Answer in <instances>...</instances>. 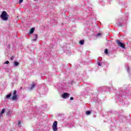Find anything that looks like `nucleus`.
I'll use <instances>...</instances> for the list:
<instances>
[{"mask_svg": "<svg viewBox=\"0 0 131 131\" xmlns=\"http://www.w3.org/2000/svg\"><path fill=\"white\" fill-rule=\"evenodd\" d=\"M1 18L3 21H8V19H9V15H8V13H7V12L5 11H3Z\"/></svg>", "mask_w": 131, "mask_h": 131, "instance_id": "obj_1", "label": "nucleus"}, {"mask_svg": "<svg viewBox=\"0 0 131 131\" xmlns=\"http://www.w3.org/2000/svg\"><path fill=\"white\" fill-rule=\"evenodd\" d=\"M13 96L11 97V100H12V101H15V100H17V99H18V96L17 95V91L14 90L13 91Z\"/></svg>", "mask_w": 131, "mask_h": 131, "instance_id": "obj_2", "label": "nucleus"}, {"mask_svg": "<svg viewBox=\"0 0 131 131\" xmlns=\"http://www.w3.org/2000/svg\"><path fill=\"white\" fill-rule=\"evenodd\" d=\"M57 125H58V122L56 121H54L52 125V128L53 131H58Z\"/></svg>", "mask_w": 131, "mask_h": 131, "instance_id": "obj_3", "label": "nucleus"}, {"mask_svg": "<svg viewBox=\"0 0 131 131\" xmlns=\"http://www.w3.org/2000/svg\"><path fill=\"white\" fill-rule=\"evenodd\" d=\"M117 43L119 46V47H121L122 49H125V46H124V44L123 43L120 42L119 40H117L116 41Z\"/></svg>", "mask_w": 131, "mask_h": 131, "instance_id": "obj_4", "label": "nucleus"}, {"mask_svg": "<svg viewBox=\"0 0 131 131\" xmlns=\"http://www.w3.org/2000/svg\"><path fill=\"white\" fill-rule=\"evenodd\" d=\"M70 96V94L69 93H64L62 95V98L63 99H67V98H69V96Z\"/></svg>", "mask_w": 131, "mask_h": 131, "instance_id": "obj_5", "label": "nucleus"}, {"mask_svg": "<svg viewBox=\"0 0 131 131\" xmlns=\"http://www.w3.org/2000/svg\"><path fill=\"white\" fill-rule=\"evenodd\" d=\"M34 38L32 40V41H36V39H37V35L36 34H35L34 35Z\"/></svg>", "mask_w": 131, "mask_h": 131, "instance_id": "obj_6", "label": "nucleus"}, {"mask_svg": "<svg viewBox=\"0 0 131 131\" xmlns=\"http://www.w3.org/2000/svg\"><path fill=\"white\" fill-rule=\"evenodd\" d=\"M5 112H6V108H3L2 110V111H1V112L0 113V117H1V116H2V115H3V114L5 113Z\"/></svg>", "mask_w": 131, "mask_h": 131, "instance_id": "obj_7", "label": "nucleus"}, {"mask_svg": "<svg viewBox=\"0 0 131 131\" xmlns=\"http://www.w3.org/2000/svg\"><path fill=\"white\" fill-rule=\"evenodd\" d=\"M7 116H11L12 115V111L8 110V112L7 113Z\"/></svg>", "mask_w": 131, "mask_h": 131, "instance_id": "obj_8", "label": "nucleus"}, {"mask_svg": "<svg viewBox=\"0 0 131 131\" xmlns=\"http://www.w3.org/2000/svg\"><path fill=\"white\" fill-rule=\"evenodd\" d=\"M34 30H35V28H32L30 31V33L31 34L32 33H33V32H34Z\"/></svg>", "mask_w": 131, "mask_h": 131, "instance_id": "obj_9", "label": "nucleus"}, {"mask_svg": "<svg viewBox=\"0 0 131 131\" xmlns=\"http://www.w3.org/2000/svg\"><path fill=\"white\" fill-rule=\"evenodd\" d=\"M13 65L15 67H17V66H18V65H19V62H18L17 61H14Z\"/></svg>", "mask_w": 131, "mask_h": 131, "instance_id": "obj_10", "label": "nucleus"}, {"mask_svg": "<svg viewBox=\"0 0 131 131\" xmlns=\"http://www.w3.org/2000/svg\"><path fill=\"white\" fill-rule=\"evenodd\" d=\"M79 43L80 45H83L84 43V40H80Z\"/></svg>", "mask_w": 131, "mask_h": 131, "instance_id": "obj_11", "label": "nucleus"}, {"mask_svg": "<svg viewBox=\"0 0 131 131\" xmlns=\"http://www.w3.org/2000/svg\"><path fill=\"white\" fill-rule=\"evenodd\" d=\"M35 84L34 83L32 84L31 87L30 88V90H33L35 88Z\"/></svg>", "mask_w": 131, "mask_h": 131, "instance_id": "obj_12", "label": "nucleus"}, {"mask_svg": "<svg viewBox=\"0 0 131 131\" xmlns=\"http://www.w3.org/2000/svg\"><path fill=\"white\" fill-rule=\"evenodd\" d=\"M85 113L86 115H90L91 114V111H86Z\"/></svg>", "mask_w": 131, "mask_h": 131, "instance_id": "obj_13", "label": "nucleus"}, {"mask_svg": "<svg viewBox=\"0 0 131 131\" xmlns=\"http://www.w3.org/2000/svg\"><path fill=\"white\" fill-rule=\"evenodd\" d=\"M18 125L19 126V127H21V121H18Z\"/></svg>", "mask_w": 131, "mask_h": 131, "instance_id": "obj_14", "label": "nucleus"}, {"mask_svg": "<svg viewBox=\"0 0 131 131\" xmlns=\"http://www.w3.org/2000/svg\"><path fill=\"white\" fill-rule=\"evenodd\" d=\"M102 35V34L101 33H98L97 35H95V36H96V37H98V36H101Z\"/></svg>", "mask_w": 131, "mask_h": 131, "instance_id": "obj_15", "label": "nucleus"}, {"mask_svg": "<svg viewBox=\"0 0 131 131\" xmlns=\"http://www.w3.org/2000/svg\"><path fill=\"white\" fill-rule=\"evenodd\" d=\"M104 53L106 55H108V50L105 49V51H104Z\"/></svg>", "mask_w": 131, "mask_h": 131, "instance_id": "obj_16", "label": "nucleus"}, {"mask_svg": "<svg viewBox=\"0 0 131 131\" xmlns=\"http://www.w3.org/2000/svg\"><path fill=\"white\" fill-rule=\"evenodd\" d=\"M7 99H9V98H11V94L7 95L6 96Z\"/></svg>", "mask_w": 131, "mask_h": 131, "instance_id": "obj_17", "label": "nucleus"}, {"mask_svg": "<svg viewBox=\"0 0 131 131\" xmlns=\"http://www.w3.org/2000/svg\"><path fill=\"white\" fill-rule=\"evenodd\" d=\"M118 26H121V23H118Z\"/></svg>", "mask_w": 131, "mask_h": 131, "instance_id": "obj_18", "label": "nucleus"}, {"mask_svg": "<svg viewBox=\"0 0 131 131\" xmlns=\"http://www.w3.org/2000/svg\"><path fill=\"white\" fill-rule=\"evenodd\" d=\"M19 4H21V3H23V0H19Z\"/></svg>", "mask_w": 131, "mask_h": 131, "instance_id": "obj_19", "label": "nucleus"}, {"mask_svg": "<svg viewBox=\"0 0 131 131\" xmlns=\"http://www.w3.org/2000/svg\"><path fill=\"white\" fill-rule=\"evenodd\" d=\"M9 63H10V62L9 61H6L5 62V64H9Z\"/></svg>", "mask_w": 131, "mask_h": 131, "instance_id": "obj_20", "label": "nucleus"}, {"mask_svg": "<svg viewBox=\"0 0 131 131\" xmlns=\"http://www.w3.org/2000/svg\"><path fill=\"white\" fill-rule=\"evenodd\" d=\"M11 60H14V56H12V57H11Z\"/></svg>", "mask_w": 131, "mask_h": 131, "instance_id": "obj_21", "label": "nucleus"}, {"mask_svg": "<svg viewBox=\"0 0 131 131\" xmlns=\"http://www.w3.org/2000/svg\"><path fill=\"white\" fill-rule=\"evenodd\" d=\"M98 66H101V63L98 62Z\"/></svg>", "mask_w": 131, "mask_h": 131, "instance_id": "obj_22", "label": "nucleus"}, {"mask_svg": "<svg viewBox=\"0 0 131 131\" xmlns=\"http://www.w3.org/2000/svg\"><path fill=\"white\" fill-rule=\"evenodd\" d=\"M127 71L128 72H129V68H128V67H127Z\"/></svg>", "mask_w": 131, "mask_h": 131, "instance_id": "obj_23", "label": "nucleus"}, {"mask_svg": "<svg viewBox=\"0 0 131 131\" xmlns=\"http://www.w3.org/2000/svg\"><path fill=\"white\" fill-rule=\"evenodd\" d=\"M70 100H71V101H72V100H73V97H71V98H70Z\"/></svg>", "mask_w": 131, "mask_h": 131, "instance_id": "obj_24", "label": "nucleus"}]
</instances>
